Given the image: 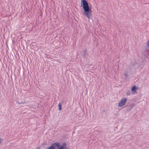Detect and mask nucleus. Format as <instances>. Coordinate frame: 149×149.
<instances>
[{
  "instance_id": "7",
  "label": "nucleus",
  "mask_w": 149,
  "mask_h": 149,
  "mask_svg": "<svg viewBox=\"0 0 149 149\" xmlns=\"http://www.w3.org/2000/svg\"><path fill=\"white\" fill-rule=\"evenodd\" d=\"M124 74L126 77H127L128 76V75L127 73H125Z\"/></svg>"
},
{
  "instance_id": "4",
  "label": "nucleus",
  "mask_w": 149,
  "mask_h": 149,
  "mask_svg": "<svg viewBox=\"0 0 149 149\" xmlns=\"http://www.w3.org/2000/svg\"><path fill=\"white\" fill-rule=\"evenodd\" d=\"M60 149H67L65 144H63L60 147Z\"/></svg>"
},
{
  "instance_id": "6",
  "label": "nucleus",
  "mask_w": 149,
  "mask_h": 149,
  "mask_svg": "<svg viewBox=\"0 0 149 149\" xmlns=\"http://www.w3.org/2000/svg\"><path fill=\"white\" fill-rule=\"evenodd\" d=\"M58 109L60 111L61 110V105L60 103H59L58 105Z\"/></svg>"
},
{
  "instance_id": "3",
  "label": "nucleus",
  "mask_w": 149,
  "mask_h": 149,
  "mask_svg": "<svg viewBox=\"0 0 149 149\" xmlns=\"http://www.w3.org/2000/svg\"><path fill=\"white\" fill-rule=\"evenodd\" d=\"M60 144L59 143L53 144L50 147L52 149H58L59 148Z\"/></svg>"
},
{
  "instance_id": "10",
  "label": "nucleus",
  "mask_w": 149,
  "mask_h": 149,
  "mask_svg": "<svg viewBox=\"0 0 149 149\" xmlns=\"http://www.w3.org/2000/svg\"><path fill=\"white\" fill-rule=\"evenodd\" d=\"M134 106V105H132V107Z\"/></svg>"
},
{
  "instance_id": "9",
  "label": "nucleus",
  "mask_w": 149,
  "mask_h": 149,
  "mask_svg": "<svg viewBox=\"0 0 149 149\" xmlns=\"http://www.w3.org/2000/svg\"><path fill=\"white\" fill-rule=\"evenodd\" d=\"M148 45L149 47V40L148 41Z\"/></svg>"
},
{
  "instance_id": "1",
  "label": "nucleus",
  "mask_w": 149,
  "mask_h": 149,
  "mask_svg": "<svg viewBox=\"0 0 149 149\" xmlns=\"http://www.w3.org/2000/svg\"><path fill=\"white\" fill-rule=\"evenodd\" d=\"M81 6L83 7L84 9L83 14L86 16L88 19L91 18L92 15V11L91 8L90 7L88 4L86 0H81Z\"/></svg>"
},
{
  "instance_id": "8",
  "label": "nucleus",
  "mask_w": 149,
  "mask_h": 149,
  "mask_svg": "<svg viewBox=\"0 0 149 149\" xmlns=\"http://www.w3.org/2000/svg\"><path fill=\"white\" fill-rule=\"evenodd\" d=\"M3 140L0 138V143Z\"/></svg>"
},
{
  "instance_id": "11",
  "label": "nucleus",
  "mask_w": 149,
  "mask_h": 149,
  "mask_svg": "<svg viewBox=\"0 0 149 149\" xmlns=\"http://www.w3.org/2000/svg\"><path fill=\"white\" fill-rule=\"evenodd\" d=\"M84 53H86L85 51H84Z\"/></svg>"
},
{
  "instance_id": "5",
  "label": "nucleus",
  "mask_w": 149,
  "mask_h": 149,
  "mask_svg": "<svg viewBox=\"0 0 149 149\" xmlns=\"http://www.w3.org/2000/svg\"><path fill=\"white\" fill-rule=\"evenodd\" d=\"M137 89H138V88H136V86H134L132 88L131 90L133 92L134 91V92H136L135 90Z\"/></svg>"
},
{
  "instance_id": "2",
  "label": "nucleus",
  "mask_w": 149,
  "mask_h": 149,
  "mask_svg": "<svg viewBox=\"0 0 149 149\" xmlns=\"http://www.w3.org/2000/svg\"><path fill=\"white\" fill-rule=\"evenodd\" d=\"M127 100L126 98H123L121 99L120 101L118 102V107H122L125 105Z\"/></svg>"
}]
</instances>
